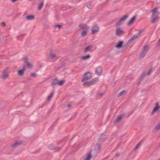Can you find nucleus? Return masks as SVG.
<instances>
[{"instance_id": "obj_41", "label": "nucleus", "mask_w": 160, "mask_h": 160, "mask_svg": "<svg viewBox=\"0 0 160 160\" xmlns=\"http://www.w3.org/2000/svg\"><path fill=\"white\" fill-rule=\"evenodd\" d=\"M104 94V93H101L98 94V96L99 98H101Z\"/></svg>"}, {"instance_id": "obj_20", "label": "nucleus", "mask_w": 160, "mask_h": 160, "mask_svg": "<svg viewBox=\"0 0 160 160\" xmlns=\"http://www.w3.org/2000/svg\"><path fill=\"white\" fill-rule=\"evenodd\" d=\"M25 18L28 20H33L35 19V17L33 15H30L26 17Z\"/></svg>"}, {"instance_id": "obj_51", "label": "nucleus", "mask_w": 160, "mask_h": 160, "mask_svg": "<svg viewBox=\"0 0 160 160\" xmlns=\"http://www.w3.org/2000/svg\"><path fill=\"white\" fill-rule=\"evenodd\" d=\"M100 1H101L102 0H100Z\"/></svg>"}, {"instance_id": "obj_14", "label": "nucleus", "mask_w": 160, "mask_h": 160, "mask_svg": "<svg viewBox=\"0 0 160 160\" xmlns=\"http://www.w3.org/2000/svg\"><path fill=\"white\" fill-rule=\"evenodd\" d=\"M160 108V107L158 103H157L155 104V106L154 107L153 109L152 112L151 114H153L158 109Z\"/></svg>"}, {"instance_id": "obj_44", "label": "nucleus", "mask_w": 160, "mask_h": 160, "mask_svg": "<svg viewBox=\"0 0 160 160\" xmlns=\"http://www.w3.org/2000/svg\"><path fill=\"white\" fill-rule=\"evenodd\" d=\"M1 25L3 27H4L6 26V24L4 22H1Z\"/></svg>"}, {"instance_id": "obj_7", "label": "nucleus", "mask_w": 160, "mask_h": 160, "mask_svg": "<svg viewBox=\"0 0 160 160\" xmlns=\"http://www.w3.org/2000/svg\"><path fill=\"white\" fill-rule=\"evenodd\" d=\"M22 143L23 142L22 141H17L12 144L11 147L12 148H14L22 145Z\"/></svg>"}, {"instance_id": "obj_45", "label": "nucleus", "mask_w": 160, "mask_h": 160, "mask_svg": "<svg viewBox=\"0 0 160 160\" xmlns=\"http://www.w3.org/2000/svg\"><path fill=\"white\" fill-rule=\"evenodd\" d=\"M24 61L25 62H27L28 61V58H25L24 59Z\"/></svg>"}, {"instance_id": "obj_11", "label": "nucleus", "mask_w": 160, "mask_h": 160, "mask_svg": "<svg viewBox=\"0 0 160 160\" xmlns=\"http://www.w3.org/2000/svg\"><path fill=\"white\" fill-rule=\"evenodd\" d=\"M101 145L100 144H95L93 146V148L94 150L96 152H98L100 150Z\"/></svg>"}, {"instance_id": "obj_31", "label": "nucleus", "mask_w": 160, "mask_h": 160, "mask_svg": "<svg viewBox=\"0 0 160 160\" xmlns=\"http://www.w3.org/2000/svg\"><path fill=\"white\" fill-rule=\"evenodd\" d=\"M146 53L142 51L140 55L139 58L140 59L143 58L145 56Z\"/></svg>"}, {"instance_id": "obj_48", "label": "nucleus", "mask_w": 160, "mask_h": 160, "mask_svg": "<svg viewBox=\"0 0 160 160\" xmlns=\"http://www.w3.org/2000/svg\"><path fill=\"white\" fill-rule=\"evenodd\" d=\"M72 105L71 104H68V107H70Z\"/></svg>"}, {"instance_id": "obj_17", "label": "nucleus", "mask_w": 160, "mask_h": 160, "mask_svg": "<svg viewBox=\"0 0 160 160\" xmlns=\"http://www.w3.org/2000/svg\"><path fill=\"white\" fill-rule=\"evenodd\" d=\"M39 2L38 3V10H40L42 8L43 4H44V0H39Z\"/></svg>"}, {"instance_id": "obj_28", "label": "nucleus", "mask_w": 160, "mask_h": 160, "mask_svg": "<svg viewBox=\"0 0 160 160\" xmlns=\"http://www.w3.org/2000/svg\"><path fill=\"white\" fill-rule=\"evenodd\" d=\"M88 30H83L81 33V36L82 37H84L86 36Z\"/></svg>"}, {"instance_id": "obj_25", "label": "nucleus", "mask_w": 160, "mask_h": 160, "mask_svg": "<svg viewBox=\"0 0 160 160\" xmlns=\"http://www.w3.org/2000/svg\"><path fill=\"white\" fill-rule=\"evenodd\" d=\"M148 50H149L148 46L147 45H146L144 47L142 51L147 53Z\"/></svg>"}, {"instance_id": "obj_33", "label": "nucleus", "mask_w": 160, "mask_h": 160, "mask_svg": "<svg viewBox=\"0 0 160 160\" xmlns=\"http://www.w3.org/2000/svg\"><path fill=\"white\" fill-rule=\"evenodd\" d=\"M160 129V123L157 125L154 128V130L157 131Z\"/></svg>"}, {"instance_id": "obj_3", "label": "nucleus", "mask_w": 160, "mask_h": 160, "mask_svg": "<svg viewBox=\"0 0 160 160\" xmlns=\"http://www.w3.org/2000/svg\"><path fill=\"white\" fill-rule=\"evenodd\" d=\"M9 77V71L8 68L4 70L2 74V78L3 79H5Z\"/></svg>"}, {"instance_id": "obj_26", "label": "nucleus", "mask_w": 160, "mask_h": 160, "mask_svg": "<svg viewBox=\"0 0 160 160\" xmlns=\"http://www.w3.org/2000/svg\"><path fill=\"white\" fill-rule=\"evenodd\" d=\"M128 15H124L119 20L121 22H123L128 17Z\"/></svg>"}, {"instance_id": "obj_32", "label": "nucleus", "mask_w": 160, "mask_h": 160, "mask_svg": "<svg viewBox=\"0 0 160 160\" xmlns=\"http://www.w3.org/2000/svg\"><path fill=\"white\" fill-rule=\"evenodd\" d=\"M90 57V55H88L85 56H82L81 59L82 60H86L88 59Z\"/></svg>"}, {"instance_id": "obj_16", "label": "nucleus", "mask_w": 160, "mask_h": 160, "mask_svg": "<svg viewBox=\"0 0 160 160\" xmlns=\"http://www.w3.org/2000/svg\"><path fill=\"white\" fill-rule=\"evenodd\" d=\"M79 27L83 30H88V28L84 24H80Z\"/></svg>"}, {"instance_id": "obj_40", "label": "nucleus", "mask_w": 160, "mask_h": 160, "mask_svg": "<svg viewBox=\"0 0 160 160\" xmlns=\"http://www.w3.org/2000/svg\"><path fill=\"white\" fill-rule=\"evenodd\" d=\"M152 68H151L148 71V72L147 73V75L149 76L151 74V73L152 72Z\"/></svg>"}, {"instance_id": "obj_29", "label": "nucleus", "mask_w": 160, "mask_h": 160, "mask_svg": "<svg viewBox=\"0 0 160 160\" xmlns=\"http://www.w3.org/2000/svg\"><path fill=\"white\" fill-rule=\"evenodd\" d=\"M126 93V92L123 90L122 91L120 92L118 94V97H119L122 96L123 95H125Z\"/></svg>"}, {"instance_id": "obj_6", "label": "nucleus", "mask_w": 160, "mask_h": 160, "mask_svg": "<svg viewBox=\"0 0 160 160\" xmlns=\"http://www.w3.org/2000/svg\"><path fill=\"white\" fill-rule=\"evenodd\" d=\"M158 8L157 7H155L152 10V13L151 17H158L159 12L157 10Z\"/></svg>"}, {"instance_id": "obj_38", "label": "nucleus", "mask_w": 160, "mask_h": 160, "mask_svg": "<svg viewBox=\"0 0 160 160\" xmlns=\"http://www.w3.org/2000/svg\"><path fill=\"white\" fill-rule=\"evenodd\" d=\"M121 22L119 20L118 22H117L115 24V26L116 27H117L118 26H119L121 23Z\"/></svg>"}, {"instance_id": "obj_39", "label": "nucleus", "mask_w": 160, "mask_h": 160, "mask_svg": "<svg viewBox=\"0 0 160 160\" xmlns=\"http://www.w3.org/2000/svg\"><path fill=\"white\" fill-rule=\"evenodd\" d=\"M145 73H142V75L140 78L141 80H142L143 79V78L145 77Z\"/></svg>"}, {"instance_id": "obj_1", "label": "nucleus", "mask_w": 160, "mask_h": 160, "mask_svg": "<svg viewBox=\"0 0 160 160\" xmlns=\"http://www.w3.org/2000/svg\"><path fill=\"white\" fill-rule=\"evenodd\" d=\"M144 31L143 30H141L139 31L138 34L136 35H134L132 36L128 41L125 46H128L131 43L132 40L137 39L141 35V33Z\"/></svg>"}, {"instance_id": "obj_12", "label": "nucleus", "mask_w": 160, "mask_h": 160, "mask_svg": "<svg viewBox=\"0 0 160 160\" xmlns=\"http://www.w3.org/2000/svg\"><path fill=\"white\" fill-rule=\"evenodd\" d=\"M96 73L98 75H100L102 74V67H97L95 70Z\"/></svg>"}, {"instance_id": "obj_24", "label": "nucleus", "mask_w": 160, "mask_h": 160, "mask_svg": "<svg viewBox=\"0 0 160 160\" xmlns=\"http://www.w3.org/2000/svg\"><path fill=\"white\" fill-rule=\"evenodd\" d=\"M72 62H75L77 61L79 58L77 56L74 55L72 56Z\"/></svg>"}, {"instance_id": "obj_4", "label": "nucleus", "mask_w": 160, "mask_h": 160, "mask_svg": "<svg viewBox=\"0 0 160 160\" xmlns=\"http://www.w3.org/2000/svg\"><path fill=\"white\" fill-rule=\"evenodd\" d=\"M98 79L96 78H94L92 80L84 82L83 85L85 86H89L96 83Z\"/></svg>"}, {"instance_id": "obj_22", "label": "nucleus", "mask_w": 160, "mask_h": 160, "mask_svg": "<svg viewBox=\"0 0 160 160\" xmlns=\"http://www.w3.org/2000/svg\"><path fill=\"white\" fill-rule=\"evenodd\" d=\"M123 42L122 41H120L118 42L117 45L116 46V47L118 48H121L122 46Z\"/></svg>"}, {"instance_id": "obj_37", "label": "nucleus", "mask_w": 160, "mask_h": 160, "mask_svg": "<svg viewBox=\"0 0 160 160\" xmlns=\"http://www.w3.org/2000/svg\"><path fill=\"white\" fill-rule=\"evenodd\" d=\"M65 82V80H62L58 82V85L60 86H62L63 84Z\"/></svg>"}, {"instance_id": "obj_27", "label": "nucleus", "mask_w": 160, "mask_h": 160, "mask_svg": "<svg viewBox=\"0 0 160 160\" xmlns=\"http://www.w3.org/2000/svg\"><path fill=\"white\" fill-rule=\"evenodd\" d=\"M87 7L89 9L92 8H93V5H92V2H90L88 3L87 4Z\"/></svg>"}, {"instance_id": "obj_2", "label": "nucleus", "mask_w": 160, "mask_h": 160, "mask_svg": "<svg viewBox=\"0 0 160 160\" xmlns=\"http://www.w3.org/2000/svg\"><path fill=\"white\" fill-rule=\"evenodd\" d=\"M58 58V56L54 52L51 51L49 53V58L52 61H55Z\"/></svg>"}, {"instance_id": "obj_23", "label": "nucleus", "mask_w": 160, "mask_h": 160, "mask_svg": "<svg viewBox=\"0 0 160 160\" xmlns=\"http://www.w3.org/2000/svg\"><path fill=\"white\" fill-rule=\"evenodd\" d=\"M93 45H90L87 47L84 50L85 52H86L89 51L90 49L92 48L93 47Z\"/></svg>"}, {"instance_id": "obj_18", "label": "nucleus", "mask_w": 160, "mask_h": 160, "mask_svg": "<svg viewBox=\"0 0 160 160\" xmlns=\"http://www.w3.org/2000/svg\"><path fill=\"white\" fill-rule=\"evenodd\" d=\"M48 147L49 149H50V150H55L57 151H59L61 149V148H59L58 149H56V148H55V147L53 146V144H50L48 146Z\"/></svg>"}, {"instance_id": "obj_43", "label": "nucleus", "mask_w": 160, "mask_h": 160, "mask_svg": "<svg viewBox=\"0 0 160 160\" xmlns=\"http://www.w3.org/2000/svg\"><path fill=\"white\" fill-rule=\"evenodd\" d=\"M25 35L24 34H21L19 36H18L17 37V39H19V38H20V37H22L24 36Z\"/></svg>"}, {"instance_id": "obj_46", "label": "nucleus", "mask_w": 160, "mask_h": 160, "mask_svg": "<svg viewBox=\"0 0 160 160\" xmlns=\"http://www.w3.org/2000/svg\"><path fill=\"white\" fill-rule=\"evenodd\" d=\"M141 80H141V79L140 78V79L139 80V81L137 83H138V84H139L141 82Z\"/></svg>"}, {"instance_id": "obj_34", "label": "nucleus", "mask_w": 160, "mask_h": 160, "mask_svg": "<svg viewBox=\"0 0 160 160\" xmlns=\"http://www.w3.org/2000/svg\"><path fill=\"white\" fill-rule=\"evenodd\" d=\"M54 94V92L53 91H52L51 93L50 94V95L48 96V100H50L52 98V97L53 95Z\"/></svg>"}, {"instance_id": "obj_42", "label": "nucleus", "mask_w": 160, "mask_h": 160, "mask_svg": "<svg viewBox=\"0 0 160 160\" xmlns=\"http://www.w3.org/2000/svg\"><path fill=\"white\" fill-rule=\"evenodd\" d=\"M30 76L32 77H34L36 76V74L35 73H31Z\"/></svg>"}, {"instance_id": "obj_36", "label": "nucleus", "mask_w": 160, "mask_h": 160, "mask_svg": "<svg viewBox=\"0 0 160 160\" xmlns=\"http://www.w3.org/2000/svg\"><path fill=\"white\" fill-rule=\"evenodd\" d=\"M62 26L60 25H54V27L55 28H58L59 30L62 27Z\"/></svg>"}, {"instance_id": "obj_8", "label": "nucleus", "mask_w": 160, "mask_h": 160, "mask_svg": "<svg viewBox=\"0 0 160 160\" xmlns=\"http://www.w3.org/2000/svg\"><path fill=\"white\" fill-rule=\"evenodd\" d=\"M124 32L120 28H117L116 29V35L117 36H120L123 35Z\"/></svg>"}, {"instance_id": "obj_15", "label": "nucleus", "mask_w": 160, "mask_h": 160, "mask_svg": "<svg viewBox=\"0 0 160 160\" xmlns=\"http://www.w3.org/2000/svg\"><path fill=\"white\" fill-rule=\"evenodd\" d=\"M136 19L135 16H133L128 21L127 23V25L129 26L132 24V23L135 21Z\"/></svg>"}, {"instance_id": "obj_10", "label": "nucleus", "mask_w": 160, "mask_h": 160, "mask_svg": "<svg viewBox=\"0 0 160 160\" xmlns=\"http://www.w3.org/2000/svg\"><path fill=\"white\" fill-rule=\"evenodd\" d=\"M128 116V115L126 113L124 112L120 114L115 120H121Z\"/></svg>"}, {"instance_id": "obj_49", "label": "nucleus", "mask_w": 160, "mask_h": 160, "mask_svg": "<svg viewBox=\"0 0 160 160\" xmlns=\"http://www.w3.org/2000/svg\"><path fill=\"white\" fill-rule=\"evenodd\" d=\"M159 43H160V39L159 40Z\"/></svg>"}, {"instance_id": "obj_35", "label": "nucleus", "mask_w": 160, "mask_h": 160, "mask_svg": "<svg viewBox=\"0 0 160 160\" xmlns=\"http://www.w3.org/2000/svg\"><path fill=\"white\" fill-rule=\"evenodd\" d=\"M24 66H26V67L27 66L29 68H32V65L29 62Z\"/></svg>"}, {"instance_id": "obj_5", "label": "nucleus", "mask_w": 160, "mask_h": 160, "mask_svg": "<svg viewBox=\"0 0 160 160\" xmlns=\"http://www.w3.org/2000/svg\"><path fill=\"white\" fill-rule=\"evenodd\" d=\"M92 77L91 73L89 72H86L82 78V82H84L90 79Z\"/></svg>"}, {"instance_id": "obj_47", "label": "nucleus", "mask_w": 160, "mask_h": 160, "mask_svg": "<svg viewBox=\"0 0 160 160\" xmlns=\"http://www.w3.org/2000/svg\"><path fill=\"white\" fill-rule=\"evenodd\" d=\"M139 144H138L137 146L136 147V149H137L138 147H139Z\"/></svg>"}, {"instance_id": "obj_50", "label": "nucleus", "mask_w": 160, "mask_h": 160, "mask_svg": "<svg viewBox=\"0 0 160 160\" xmlns=\"http://www.w3.org/2000/svg\"><path fill=\"white\" fill-rule=\"evenodd\" d=\"M118 121H119L117 120V121H117V122H118Z\"/></svg>"}, {"instance_id": "obj_30", "label": "nucleus", "mask_w": 160, "mask_h": 160, "mask_svg": "<svg viewBox=\"0 0 160 160\" xmlns=\"http://www.w3.org/2000/svg\"><path fill=\"white\" fill-rule=\"evenodd\" d=\"M92 158L91 154L90 153H88L87 155L86 158L84 159V160H90L91 158Z\"/></svg>"}, {"instance_id": "obj_19", "label": "nucleus", "mask_w": 160, "mask_h": 160, "mask_svg": "<svg viewBox=\"0 0 160 160\" xmlns=\"http://www.w3.org/2000/svg\"><path fill=\"white\" fill-rule=\"evenodd\" d=\"M152 19L151 22L152 23H154L156 22L157 21L159 18V17H151Z\"/></svg>"}, {"instance_id": "obj_9", "label": "nucleus", "mask_w": 160, "mask_h": 160, "mask_svg": "<svg viewBox=\"0 0 160 160\" xmlns=\"http://www.w3.org/2000/svg\"><path fill=\"white\" fill-rule=\"evenodd\" d=\"M26 71V66H23L22 68L18 71V74L20 76H22L24 74V72Z\"/></svg>"}, {"instance_id": "obj_21", "label": "nucleus", "mask_w": 160, "mask_h": 160, "mask_svg": "<svg viewBox=\"0 0 160 160\" xmlns=\"http://www.w3.org/2000/svg\"><path fill=\"white\" fill-rule=\"evenodd\" d=\"M58 81L57 78L54 79L51 83V84L53 86H55L58 85Z\"/></svg>"}, {"instance_id": "obj_13", "label": "nucleus", "mask_w": 160, "mask_h": 160, "mask_svg": "<svg viewBox=\"0 0 160 160\" xmlns=\"http://www.w3.org/2000/svg\"><path fill=\"white\" fill-rule=\"evenodd\" d=\"M91 31L92 34L97 33L99 31V28L98 26L95 25L92 28Z\"/></svg>"}]
</instances>
